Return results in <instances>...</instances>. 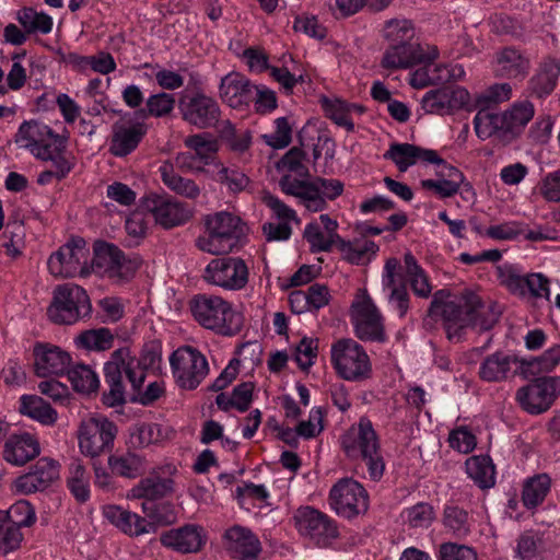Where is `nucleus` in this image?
<instances>
[{"instance_id":"obj_1","label":"nucleus","mask_w":560,"mask_h":560,"mask_svg":"<svg viewBox=\"0 0 560 560\" xmlns=\"http://www.w3.org/2000/svg\"><path fill=\"white\" fill-rule=\"evenodd\" d=\"M429 315L440 316L448 340L458 342L468 327L489 330L498 322L500 312L495 304H485L479 295L465 290L459 295H452L446 290L433 294Z\"/></svg>"},{"instance_id":"obj_2","label":"nucleus","mask_w":560,"mask_h":560,"mask_svg":"<svg viewBox=\"0 0 560 560\" xmlns=\"http://www.w3.org/2000/svg\"><path fill=\"white\" fill-rule=\"evenodd\" d=\"M341 446L351 459L364 462L373 481L382 479L385 460L382 455L378 435L368 418H361L357 428H351L341 439Z\"/></svg>"},{"instance_id":"obj_3","label":"nucleus","mask_w":560,"mask_h":560,"mask_svg":"<svg viewBox=\"0 0 560 560\" xmlns=\"http://www.w3.org/2000/svg\"><path fill=\"white\" fill-rule=\"evenodd\" d=\"M190 311L198 324L223 336L235 335L243 327V316L218 295H195L190 301Z\"/></svg>"},{"instance_id":"obj_4","label":"nucleus","mask_w":560,"mask_h":560,"mask_svg":"<svg viewBox=\"0 0 560 560\" xmlns=\"http://www.w3.org/2000/svg\"><path fill=\"white\" fill-rule=\"evenodd\" d=\"M207 235L199 236L197 247L212 255L230 253L245 234V224L230 212H217L206 219Z\"/></svg>"},{"instance_id":"obj_5","label":"nucleus","mask_w":560,"mask_h":560,"mask_svg":"<svg viewBox=\"0 0 560 560\" xmlns=\"http://www.w3.org/2000/svg\"><path fill=\"white\" fill-rule=\"evenodd\" d=\"M92 304L86 291L72 283L58 284L47 307V317L57 325H73L90 317Z\"/></svg>"},{"instance_id":"obj_6","label":"nucleus","mask_w":560,"mask_h":560,"mask_svg":"<svg viewBox=\"0 0 560 560\" xmlns=\"http://www.w3.org/2000/svg\"><path fill=\"white\" fill-rule=\"evenodd\" d=\"M330 360L337 374L350 382H361L371 376L372 366L364 348L355 340L342 338L331 345Z\"/></svg>"},{"instance_id":"obj_7","label":"nucleus","mask_w":560,"mask_h":560,"mask_svg":"<svg viewBox=\"0 0 560 560\" xmlns=\"http://www.w3.org/2000/svg\"><path fill=\"white\" fill-rule=\"evenodd\" d=\"M47 267L54 277L85 278L90 276V249L85 240L72 237L50 255Z\"/></svg>"},{"instance_id":"obj_8","label":"nucleus","mask_w":560,"mask_h":560,"mask_svg":"<svg viewBox=\"0 0 560 560\" xmlns=\"http://www.w3.org/2000/svg\"><path fill=\"white\" fill-rule=\"evenodd\" d=\"M140 260L127 258L116 245L97 241L93 246V258H90L91 272L106 276L114 280H127L137 271Z\"/></svg>"},{"instance_id":"obj_9","label":"nucleus","mask_w":560,"mask_h":560,"mask_svg":"<svg viewBox=\"0 0 560 560\" xmlns=\"http://www.w3.org/2000/svg\"><path fill=\"white\" fill-rule=\"evenodd\" d=\"M118 429L106 417H89L82 419L78 429V441L81 453L92 458L112 451Z\"/></svg>"},{"instance_id":"obj_10","label":"nucleus","mask_w":560,"mask_h":560,"mask_svg":"<svg viewBox=\"0 0 560 560\" xmlns=\"http://www.w3.org/2000/svg\"><path fill=\"white\" fill-rule=\"evenodd\" d=\"M176 384L187 390L197 388L209 374L207 358L191 346H182L170 357Z\"/></svg>"},{"instance_id":"obj_11","label":"nucleus","mask_w":560,"mask_h":560,"mask_svg":"<svg viewBox=\"0 0 560 560\" xmlns=\"http://www.w3.org/2000/svg\"><path fill=\"white\" fill-rule=\"evenodd\" d=\"M178 110L182 119L197 129H218L223 121L219 103L202 92L182 95L178 101Z\"/></svg>"},{"instance_id":"obj_12","label":"nucleus","mask_w":560,"mask_h":560,"mask_svg":"<svg viewBox=\"0 0 560 560\" xmlns=\"http://www.w3.org/2000/svg\"><path fill=\"white\" fill-rule=\"evenodd\" d=\"M560 396V377H537L516 392L520 406L530 415H540L547 411Z\"/></svg>"},{"instance_id":"obj_13","label":"nucleus","mask_w":560,"mask_h":560,"mask_svg":"<svg viewBox=\"0 0 560 560\" xmlns=\"http://www.w3.org/2000/svg\"><path fill=\"white\" fill-rule=\"evenodd\" d=\"M293 520L298 532L318 547H327L338 537L336 523L312 506L299 508Z\"/></svg>"},{"instance_id":"obj_14","label":"nucleus","mask_w":560,"mask_h":560,"mask_svg":"<svg viewBox=\"0 0 560 560\" xmlns=\"http://www.w3.org/2000/svg\"><path fill=\"white\" fill-rule=\"evenodd\" d=\"M331 508L345 518L364 514L369 509V494L364 487L352 478L339 480L329 493Z\"/></svg>"},{"instance_id":"obj_15","label":"nucleus","mask_w":560,"mask_h":560,"mask_svg":"<svg viewBox=\"0 0 560 560\" xmlns=\"http://www.w3.org/2000/svg\"><path fill=\"white\" fill-rule=\"evenodd\" d=\"M202 278L226 290H241L248 282V268L238 257L214 258L206 267Z\"/></svg>"},{"instance_id":"obj_16","label":"nucleus","mask_w":560,"mask_h":560,"mask_svg":"<svg viewBox=\"0 0 560 560\" xmlns=\"http://www.w3.org/2000/svg\"><path fill=\"white\" fill-rule=\"evenodd\" d=\"M351 322L355 336L363 341H385L382 315L372 299L363 293L352 303Z\"/></svg>"},{"instance_id":"obj_17","label":"nucleus","mask_w":560,"mask_h":560,"mask_svg":"<svg viewBox=\"0 0 560 560\" xmlns=\"http://www.w3.org/2000/svg\"><path fill=\"white\" fill-rule=\"evenodd\" d=\"M207 532L198 524H185L160 535V542L178 553H197L207 542Z\"/></svg>"},{"instance_id":"obj_18","label":"nucleus","mask_w":560,"mask_h":560,"mask_svg":"<svg viewBox=\"0 0 560 560\" xmlns=\"http://www.w3.org/2000/svg\"><path fill=\"white\" fill-rule=\"evenodd\" d=\"M144 206L164 229L185 224L192 214L185 203L170 196L152 195L145 199Z\"/></svg>"},{"instance_id":"obj_19","label":"nucleus","mask_w":560,"mask_h":560,"mask_svg":"<svg viewBox=\"0 0 560 560\" xmlns=\"http://www.w3.org/2000/svg\"><path fill=\"white\" fill-rule=\"evenodd\" d=\"M438 56L436 47H433L429 54H424L417 43L390 44L383 55L381 66L388 70L407 69L418 63L432 61Z\"/></svg>"},{"instance_id":"obj_20","label":"nucleus","mask_w":560,"mask_h":560,"mask_svg":"<svg viewBox=\"0 0 560 560\" xmlns=\"http://www.w3.org/2000/svg\"><path fill=\"white\" fill-rule=\"evenodd\" d=\"M279 186L285 195L299 198L308 211L318 212L327 208V201L320 194L316 177L308 180L298 178L292 174H283L279 180Z\"/></svg>"},{"instance_id":"obj_21","label":"nucleus","mask_w":560,"mask_h":560,"mask_svg":"<svg viewBox=\"0 0 560 560\" xmlns=\"http://www.w3.org/2000/svg\"><path fill=\"white\" fill-rule=\"evenodd\" d=\"M469 93L460 86H445L431 90L422 98V107L428 113L451 114L469 104Z\"/></svg>"},{"instance_id":"obj_22","label":"nucleus","mask_w":560,"mask_h":560,"mask_svg":"<svg viewBox=\"0 0 560 560\" xmlns=\"http://www.w3.org/2000/svg\"><path fill=\"white\" fill-rule=\"evenodd\" d=\"M112 128L109 152L118 158L126 156L135 151L148 131L147 125L139 119L131 125L119 120Z\"/></svg>"},{"instance_id":"obj_23","label":"nucleus","mask_w":560,"mask_h":560,"mask_svg":"<svg viewBox=\"0 0 560 560\" xmlns=\"http://www.w3.org/2000/svg\"><path fill=\"white\" fill-rule=\"evenodd\" d=\"M128 353V348H119L112 353L110 360L104 365L105 383L108 386V390L103 393L102 401L107 407H116L125 402L121 364Z\"/></svg>"},{"instance_id":"obj_24","label":"nucleus","mask_w":560,"mask_h":560,"mask_svg":"<svg viewBox=\"0 0 560 560\" xmlns=\"http://www.w3.org/2000/svg\"><path fill=\"white\" fill-rule=\"evenodd\" d=\"M493 65L497 77L510 80H524L530 70L529 58L513 46L498 50Z\"/></svg>"},{"instance_id":"obj_25","label":"nucleus","mask_w":560,"mask_h":560,"mask_svg":"<svg viewBox=\"0 0 560 560\" xmlns=\"http://www.w3.org/2000/svg\"><path fill=\"white\" fill-rule=\"evenodd\" d=\"M384 159L395 163L399 172H406L410 166L422 163H438L441 158L438 152L411 143H392L384 153Z\"/></svg>"},{"instance_id":"obj_26","label":"nucleus","mask_w":560,"mask_h":560,"mask_svg":"<svg viewBox=\"0 0 560 560\" xmlns=\"http://www.w3.org/2000/svg\"><path fill=\"white\" fill-rule=\"evenodd\" d=\"M224 539L226 551L237 560H255L261 550L259 539L242 526L228 529Z\"/></svg>"},{"instance_id":"obj_27","label":"nucleus","mask_w":560,"mask_h":560,"mask_svg":"<svg viewBox=\"0 0 560 560\" xmlns=\"http://www.w3.org/2000/svg\"><path fill=\"white\" fill-rule=\"evenodd\" d=\"M255 85L237 72H231L221 80L220 96L232 108H238L254 101Z\"/></svg>"},{"instance_id":"obj_28","label":"nucleus","mask_w":560,"mask_h":560,"mask_svg":"<svg viewBox=\"0 0 560 560\" xmlns=\"http://www.w3.org/2000/svg\"><path fill=\"white\" fill-rule=\"evenodd\" d=\"M104 515L113 525L130 537L155 533V527L152 524H149L145 517L120 506H105Z\"/></svg>"},{"instance_id":"obj_29","label":"nucleus","mask_w":560,"mask_h":560,"mask_svg":"<svg viewBox=\"0 0 560 560\" xmlns=\"http://www.w3.org/2000/svg\"><path fill=\"white\" fill-rule=\"evenodd\" d=\"M560 74V60L546 57L539 63L535 74L527 82L529 96L542 98L549 95L556 88Z\"/></svg>"},{"instance_id":"obj_30","label":"nucleus","mask_w":560,"mask_h":560,"mask_svg":"<svg viewBox=\"0 0 560 560\" xmlns=\"http://www.w3.org/2000/svg\"><path fill=\"white\" fill-rule=\"evenodd\" d=\"M69 353L60 347L37 342V376L62 375L70 364Z\"/></svg>"},{"instance_id":"obj_31","label":"nucleus","mask_w":560,"mask_h":560,"mask_svg":"<svg viewBox=\"0 0 560 560\" xmlns=\"http://www.w3.org/2000/svg\"><path fill=\"white\" fill-rule=\"evenodd\" d=\"M35 457V440L27 433L12 434L3 446V458L14 466H23Z\"/></svg>"},{"instance_id":"obj_32","label":"nucleus","mask_w":560,"mask_h":560,"mask_svg":"<svg viewBox=\"0 0 560 560\" xmlns=\"http://www.w3.org/2000/svg\"><path fill=\"white\" fill-rule=\"evenodd\" d=\"M517 358L514 355L495 352L488 355L481 362L479 376L486 382H502L510 375L515 374V372H512V364L517 363Z\"/></svg>"},{"instance_id":"obj_33","label":"nucleus","mask_w":560,"mask_h":560,"mask_svg":"<svg viewBox=\"0 0 560 560\" xmlns=\"http://www.w3.org/2000/svg\"><path fill=\"white\" fill-rule=\"evenodd\" d=\"M67 142V136L58 135L50 127L43 126L37 129V159L44 161L67 159L63 155Z\"/></svg>"},{"instance_id":"obj_34","label":"nucleus","mask_w":560,"mask_h":560,"mask_svg":"<svg viewBox=\"0 0 560 560\" xmlns=\"http://www.w3.org/2000/svg\"><path fill=\"white\" fill-rule=\"evenodd\" d=\"M474 127L477 137L481 140L494 138L503 144L510 143L501 113H491L485 109L478 110L474 118Z\"/></svg>"},{"instance_id":"obj_35","label":"nucleus","mask_w":560,"mask_h":560,"mask_svg":"<svg viewBox=\"0 0 560 560\" xmlns=\"http://www.w3.org/2000/svg\"><path fill=\"white\" fill-rule=\"evenodd\" d=\"M174 492V481L171 478L149 476L141 479L131 490L130 495L136 499H147L156 502Z\"/></svg>"},{"instance_id":"obj_36","label":"nucleus","mask_w":560,"mask_h":560,"mask_svg":"<svg viewBox=\"0 0 560 560\" xmlns=\"http://www.w3.org/2000/svg\"><path fill=\"white\" fill-rule=\"evenodd\" d=\"M163 184L176 195L188 199H197L200 195V187L195 180L177 174L170 162H164L159 168Z\"/></svg>"},{"instance_id":"obj_37","label":"nucleus","mask_w":560,"mask_h":560,"mask_svg":"<svg viewBox=\"0 0 560 560\" xmlns=\"http://www.w3.org/2000/svg\"><path fill=\"white\" fill-rule=\"evenodd\" d=\"M534 105L528 101L515 103L510 109L501 113L510 142L518 137L523 128L534 117Z\"/></svg>"},{"instance_id":"obj_38","label":"nucleus","mask_w":560,"mask_h":560,"mask_svg":"<svg viewBox=\"0 0 560 560\" xmlns=\"http://www.w3.org/2000/svg\"><path fill=\"white\" fill-rule=\"evenodd\" d=\"M399 266V260L396 258H389L386 260L383 273V285L384 288L390 289L389 300L390 302L396 303V310L398 311L399 316L402 317L409 308V298L404 284L399 287L396 285L395 277Z\"/></svg>"},{"instance_id":"obj_39","label":"nucleus","mask_w":560,"mask_h":560,"mask_svg":"<svg viewBox=\"0 0 560 560\" xmlns=\"http://www.w3.org/2000/svg\"><path fill=\"white\" fill-rule=\"evenodd\" d=\"M115 334L106 327L88 329L80 332L75 339L79 349L88 351H106L114 346Z\"/></svg>"},{"instance_id":"obj_40","label":"nucleus","mask_w":560,"mask_h":560,"mask_svg":"<svg viewBox=\"0 0 560 560\" xmlns=\"http://www.w3.org/2000/svg\"><path fill=\"white\" fill-rule=\"evenodd\" d=\"M337 248L343 258L353 265L364 264L378 252V245L375 242L364 238L353 242L342 238Z\"/></svg>"},{"instance_id":"obj_41","label":"nucleus","mask_w":560,"mask_h":560,"mask_svg":"<svg viewBox=\"0 0 560 560\" xmlns=\"http://www.w3.org/2000/svg\"><path fill=\"white\" fill-rule=\"evenodd\" d=\"M108 466L113 474L128 479L141 476L145 469L143 457L132 452L110 455Z\"/></svg>"},{"instance_id":"obj_42","label":"nucleus","mask_w":560,"mask_h":560,"mask_svg":"<svg viewBox=\"0 0 560 560\" xmlns=\"http://www.w3.org/2000/svg\"><path fill=\"white\" fill-rule=\"evenodd\" d=\"M466 471L481 489H488L494 486L495 470L490 457L472 456L468 458L466 460Z\"/></svg>"},{"instance_id":"obj_43","label":"nucleus","mask_w":560,"mask_h":560,"mask_svg":"<svg viewBox=\"0 0 560 560\" xmlns=\"http://www.w3.org/2000/svg\"><path fill=\"white\" fill-rule=\"evenodd\" d=\"M174 107V95L161 92L150 95L145 100V106L135 112V117L139 120H144L149 117H166L173 112Z\"/></svg>"},{"instance_id":"obj_44","label":"nucleus","mask_w":560,"mask_h":560,"mask_svg":"<svg viewBox=\"0 0 560 560\" xmlns=\"http://www.w3.org/2000/svg\"><path fill=\"white\" fill-rule=\"evenodd\" d=\"M67 487L79 503H85L90 499V474L79 459L69 466Z\"/></svg>"},{"instance_id":"obj_45","label":"nucleus","mask_w":560,"mask_h":560,"mask_svg":"<svg viewBox=\"0 0 560 560\" xmlns=\"http://www.w3.org/2000/svg\"><path fill=\"white\" fill-rule=\"evenodd\" d=\"M551 479L547 474H538L529 478L522 492V501L527 509H534L542 503L550 491Z\"/></svg>"},{"instance_id":"obj_46","label":"nucleus","mask_w":560,"mask_h":560,"mask_svg":"<svg viewBox=\"0 0 560 560\" xmlns=\"http://www.w3.org/2000/svg\"><path fill=\"white\" fill-rule=\"evenodd\" d=\"M166 438L165 429L158 423H137L130 429L129 443L135 448H144Z\"/></svg>"},{"instance_id":"obj_47","label":"nucleus","mask_w":560,"mask_h":560,"mask_svg":"<svg viewBox=\"0 0 560 560\" xmlns=\"http://www.w3.org/2000/svg\"><path fill=\"white\" fill-rule=\"evenodd\" d=\"M443 524L455 537L465 538L470 533L472 522L466 510L457 505H446Z\"/></svg>"},{"instance_id":"obj_48","label":"nucleus","mask_w":560,"mask_h":560,"mask_svg":"<svg viewBox=\"0 0 560 560\" xmlns=\"http://www.w3.org/2000/svg\"><path fill=\"white\" fill-rule=\"evenodd\" d=\"M68 378L75 392L91 394L97 390L100 381L91 366L85 364H75L67 370Z\"/></svg>"},{"instance_id":"obj_49","label":"nucleus","mask_w":560,"mask_h":560,"mask_svg":"<svg viewBox=\"0 0 560 560\" xmlns=\"http://www.w3.org/2000/svg\"><path fill=\"white\" fill-rule=\"evenodd\" d=\"M142 510L149 518L148 523L155 528L174 524L177 521V512L171 502L145 501L142 503Z\"/></svg>"},{"instance_id":"obj_50","label":"nucleus","mask_w":560,"mask_h":560,"mask_svg":"<svg viewBox=\"0 0 560 560\" xmlns=\"http://www.w3.org/2000/svg\"><path fill=\"white\" fill-rule=\"evenodd\" d=\"M60 483V464L50 457L37 459V491L54 490Z\"/></svg>"},{"instance_id":"obj_51","label":"nucleus","mask_w":560,"mask_h":560,"mask_svg":"<svg viewBox=\"0 0 560 560\" xmlns=\"http://www.w3.org/2000/svg\"><path fill=\"white\" fill-rule=\"evenodd\" d=\"M219 137L226 145L236 153H243L248 150L252 143V136L248 130L236 131L230 120H223L218 128Z\"/></svg>"},{"instance_id":"obj_52","label":"nucleus","mask_w":560,"mask_h":560,"mask_svg":"<svg viewBox=\"0 0 560 560\" xmlns=\"http://www.w3.org/2000/svg\"><path fill=\"white\" fill-rule=\"evenodd\" d=\"M383 34L390 44L412 43L415 27L410 20L392 19L385 23Z\"/></svg>"},{"instance_id":"obj_53","label":"nucleus","mask_w":560,"mask_h":560,"mask_svg":"<svg viewBox=\"0 0 560 560\" xmlns=\"http://www.w3.org/2000/svg\"><path fill=\"white\" fill-rule=\"evenodd\" d=\"M438 166L436 176L462 188L460 194L465 199H472L475 190L469 182L465 180L464 174L455 166L446 163L442 158L441 162L433 163Z\"/></svg>"},{"instance_id":"obj_54","label":"nucleus","mask_w":560,"mask_h":560,"mask_svg":"<svg viewBox=\"0 0 560 560\" xmlns=\"http://www.w3.org/2000/svg\"><path fill=\"white\" fill-rule=\"evenodd\" d=\"M305 159V152L299 147H293L278 162V168L287 171V174H292L298 178H307L310 171L303 163Z\"/></svg>"},{"instance_id":"obj_55","label":"nucleus","mask_w":560,"mask_h":560,"mask_svg":"<svg viewBox=\"0 0 560 560\" xmlns=\"http://www.w3.org/2000/svg\"><path fill=\"white\" fill-rule=\"evenodd\" d=\"M545 550L542 535L537 532H524L517 539L516 553L522 560H533Z\"/></svg>"},{"instance_id":"obj_56","label":"nucleus","mask_w":560,"mask_h":560,"mask_svg":"<svg viewBox=\"0 0 560 560\" xmlns=\"http://www.w3.org/2000/svg\"><path fill=\"white\" fill-rule=\"evenodd\" d=\"M5 521H10L18 529L21 527H28L33 525L35 520V510L28 500H19L10 506L9 510L3 511Z\"/></svg>"},{"instance_id":"obj_57","label":"nucleus","mask_w":560,"mask_h":560,"mask_svg":"<svg viewBox=\"0 0 560 560\" xmlns=\"http://www.w3.org/2000/svg\"><path fill=\"white\" fill-rule=\"evenodd\" d=\"M303 237L310 245L312 253L330 252L332 246H337V241L330 238V235L322 231L317 222H311L306 224Z\"/></svg>"},{"instance_id":"obj_58","label":"nucleus","mask_w":560,"mask_h":560,"mask_svg":"<svg viewBox=\"0 0 560 560\" xmlns=\"http://www.w3.org/2000/svg\"><path fill=\"white\" fill-rule=\"evenodd\" d=\"M323 108L326 116L336 125L346 128L348 131L354 130V124L348 113L347 102L340 100L329 101L325 98L323 102Z\"/></svg>"},{"instance_id":"obj_59","label":"nucleus","mask_w":560,"mask_h":560,"mask_svg":"<svg viewBox=\"0 0 560 560\" xmlns=\"http://www.w3.org/2000/svg\"><path fill=\"white\" fill-rule=\"evenodd\" d=\"M275 124V132L264 135L262 139L266 144L273 149H283L288 147L292 140V127L287 117L277 118Z\"/></svg>"},{"instance_id":"obj_60","label":"nucleus","mask_w":560,"mask_h":560,"mask_svg":"<svg viewBox=\"0 0 560 560\" xmlns=\"http://www.w3.org/2000/svg\"><path fill=\"white\" fill-rule=\"evenodd\" d=\"M22 539L21 530L8 524L2 510H0V550L4 553L11 552L20 547Z\"/></svg>"},{"instance_id":"obj_61","label":"nucleus","mask_w":560,"mask_h":560,"mask_svg":"<svg viewBox=\"0 0 560 560\" xmlns=\"http://www.w3.org/2000/svg\"><path fill=\"white\" fill-rule=\"evenodd\" d=\"M185 145L195 151V155L200 160H208L213 153L218 151V143L215 140L208 138L205 133L188 136Z\"/></svg>"},{"instance_id":"obj_62","label":"nucleus","mask_w":560,"mask_h":560,"mask_svg":"<svg viewBox=\"0 0 560 560\" xmlns=\"http://www.w3.org/2000/svg\"><path fill=\"white\" fill-rule=\"evenodd\" d=\"M407 522L412 527H428L435 517L434 509L431 504L420 502L405 511Z\"/></svg>"},{"instance_id":"obj_63","label":"nucleus","mask_w":560,"mask_h":560,"mask_svg":"<svg viewBox=\"0 0 560 560\" xmlns=\"http://www.w3.org/2000/svg\"><path fill=\"white\" fill-rule=\"evenodd\" d=\"M37 388L47 400L50 399L55 405H66L69 398V389L66 385L56 378H49L37 383Z\"/></svg>"},{"instance_id":"obj_64","label":"nucleus","mask_w":560,"mask_h":560,"mask_svg":"<svg viewBox=\"0 0 560 560\" xmlns=\"http://www.w3.org/2000/svg\"><path fill=\"white\" fill-rule=\"evenodd\" d=\"M439 560H477V553L465 545L444 542L440 546Z\"/></svg>"}]
</instances>
